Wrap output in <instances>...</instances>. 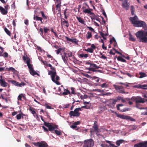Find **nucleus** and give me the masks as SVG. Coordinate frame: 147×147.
I'll return each mask as SVG.
<instances>
[{
	"label": "nucleus",
	"instance_id": "nucleus-61",
	"mask_svg": "<svg viewBox=\"0 0 147 147\" xmlns=\"http://www.w3.org/2000/svg\"><path fill=\"white\" fill-rule=\"evenodd\" d=\"M110 41L111 42H116V40L114 38H113Z\"/></svg>",
	"mask_w": 147,
	"mask_h": 147
},
{
	"label": "nucleus",
	"instance_id": "nucleus-15",
	"mask_svg": "<svg viewBox=\"0 0 147 147\" xmlns=\"http://www.w3.org/2000/svg\"><path fill=\"white\" fill-rule=\"evenodd\" d=\"M0 84L4 87H6L7 86V83L3 79H0Z\"/></svg>",
	"mask_w": 147,
	"mask_h": 147
},
{
	"label": "nucleus",
	"instance_id": "nucleus-9",
	"mask_svg": "<svg viewBox=\"0 0 147 147\" xmlns=\"http://www.w3.org/2000/svg\"><path fill=\"white\" fill-rule=\"evenodd\" d=\"M113 86L115 89L119 92L121 93H125L123 88L122 86H117L115 85H114Z\"/></svg>",
	"mask_w": 147,
	"mask_h": 147
},
{
	"label": "nucleus",
	"instance_id": "nucleus-58",
	"mask_svg": "<svg viewBox=\"0 0 147 147\" xmlns=\"http://www.w3.org/2000/svg\"><path fill=\"white\" fill-rule=\"evenodd\" d=\"M66 54L68 55L69 57H71L72 55V53L71 52H69L67 54Z\"/></svg>",
	"mask_w": 147,
	"mask_h": 147
},
{
	"label": "nucleus",
	"instance_id": "nucleus-54",
	"mask_svg": "<svg viewBox=\"0 0 147 147\" xmlns=\"http://www.w3.org/2000/svg\"><path fill=\"white\" fill-rule=\"evenodd\" d=\"M99 33L100 34V35L104 39H105L106 38H105V34L102 33L101 32H100Z\"/></svg>",
	"mask_w": 147,
	"mask_h": 147
},
{
	"label": "nucleus",
	"instance_id": "nucleus-49",
	"mask_svg": "<svg viewBox=\"0 0 147 147\" xmlns=\"http://www.w3.org/2000/svg\"><path fill=\"white\" fill-rule=\"evenodd\" d=\"M44 106L46 107L47 109H52L51 107L48 105L47 104H45Z\"/></svg>",
	"mask_w": 147,
	"mask_h": 147
},
{
	"label": "nucleus",
	"instance_id": "nucleus-5",
	"mask_svg": "<svg viewBox=\"0 0 147 147\" xmlns=\"http://www.w3.org/2000/svg\"><path fill=\"white\" fill-rule=\"evenodd\" d=\"M134 26L136 27H142L143 28H145L147 27V25L144 21L138 20Z\"/></svg>",
	"mask_w": 147,
	"mask_h": 147
},
{
	"label": "nucleus",
	"instance_id": "nucleus-8",
	"mask_svg": "<svg viewBox=\"0 0 147 147\" xmlns=\"http://www.w3.org/2000/svg\"><path fill=\"white\" fill-rule=\"evenodd\" d=\"M120 1H123L122 6L123 8L126 10L128 9L129 8V4L128 3L127 0H119Z\"/></svg>",
	"mask_w": 147,
	"mask_h": 147
},
{
	"label": "nucleus",
	"instance_id": "nucleus-64",
	"mask_svg": "<svg viewBox=\"0 0 147 147\" xmlns=\"http://www.w3.org/2000/svg\"><path fill=\"white\" fill-rule=\"evenodd\" d=\"M37 48L38 49V50L39 51H40L41 52L42 51V49L41 48L39 47L38 46H37Z\"/></svg>",
	"mask_w": 147,
	"mask_h": 147
},
{
	"label": "nucleus",
	"instance_id": "nucleus-25",
	"mask_svg": "<svg viewBox=\"0 0 147 147\" xmlns=\"http://www.w3.org/2000/svg\"><path fill=\"white\" fill-rule=\"evenodd\" d=\"M34 19L36 20L37 21H40L42 23V19L41 18L38 17V16H34Z\"/></svg>",
	"mask_w": 147,
	"mask_h": 147
},
{
	"label": "nucleus",
	"instance_id": "nucleus-35",
	"mask_svg": "<svg viewBox=\"0 0 147 147\" xmlns=\"http://www.w3.org/2000/svg\"><path fill=\"white\" fill-rule=\"evenodd\" d=\"M100 86L102 88H107L108 87V85L106 83H104L101 84Z\"/></svg>",
	"mask_w": 147,
	"mask_h": 147
},
{
	"label": "nucleus",
	"instance_id": "nucleus-40",
	"mask_svg": "<svg viewBox=\"0 0 147 147\" xmlns=\"http://www.w3.org/2000/svg\"><path fill=\"white\" fill-rule=\"evenodd\" d=\"M11 82L14 85L18 86V82L14 80H12Z\"/></svg>",
	"mask_w": 147,
	"mask_h": 147
},
{
	"label": "nucleus",
	"instance_id": "nucleus-20",
	"mask_svg": "<svg viewBox=\"0 0 147 147\" xmlns=\"http://www.w3.org/2000/svg\"><path fill=\"white\" fill-rule=\"evenodd\" d=\"M0 10L3 14H6L7 13V9H5L2 7L0 6Z\"/></svg>",
	"mask_w": 147,
	"mask_h": 147
},
{
	"label": "nucleus",
	"instance_id": "nucleus-37",
	"mask_svg": "<svg viewBox=\"0 0 147 147\" xmlns=\"http://www.w3.org/2000/svg\"><path fill=\"white\" fill-rule=\"evenodd\" d=\"M61 4L60 3L58 4H57L56 6V9L57 10H58L59 11H60L61 9H60V6H61Z\"/></svg>",
	"mask_w": 147,
	"mask_h": 147
},
{
	"label": "nucleus",
	"instance_id": "nucleus-4",
	"mask_svg": "<svg viewBox=\"0 0 147 147\" xmlns=\"http://www.w3.org/2000/svg\"><path fill=\"white\" fill-rule=\"evenodd\" d=\"M83 143V147H93L94 144V141L92 139L85 140Z\"/></svg>",
	"mask_w": 147,
	"mask_h": 147
},
{
	"label": "nucleus",
	"instance_id": "nucleus-16",
	"mask_svg": "<svg viewBox=\"0 0 147 147\" xmlns=\"http://www.w3.org/2000/svg\"><path fill=\"white\" fill-rule=\"evenodd\" d=\"M136 102V107L137 108L139 109H142V107H140L142 106V104L143 103L145 102Z\"/></svg>",
	"mask_w": 147,
	"mask_h": 147
},
{
	"label": "nucleus",
	"instance_id": "nucleus-48",
	"mask_svg": "<svg viewBox=\"0 0 147 147\" xmlns=\"http://www.w3.org/2000/svg\"><path fill=\"white\" fill-rule=\"evenodd\" d=\"M71 127L72 128L75 129H77V126L75 125L74 124L73 125H71Z\"/></svg>",
	"mask_w": 147,
	"mask_h": 147
},
{
	"label": "nucleus",
	"instance_id": "nucleus-59",
	"mask_svg": "<svg viewBox=\"0 0 147 147\" xmlns=\"http://www.w3.org/2000/svg\"><path fill=\"white\" fill-rule=\"evenodd\" d=\"M71 93L72 94H74V93H75V92H74V88H71Z\"/></svg>",
	"mask_w": 147,
	"mask_h": 147
},
{
	"label": "nucleus",
	"instance_id": "nucleus-12",
	"mask_svg": "<svg viewBox=\"0 0 147 147\" xmlns=\"http://www.w3.org/2000/svg\"><path fill=\"white\" fill-rule=\"evenodd\" d=\"M126 100H131L133 101H142V98L139 96L137 97H133L131 99L127 98Z\"/></svg>",
	"mask_w": 147,
	"mask_h": 147
},
{
	"label": "nucleus",
	"instance_id": "nucleus-21",
	"mask_svg": "<svg viewBox=\"0 0 147 147\" xmlns=\"http://www.w3.org/2000/svg\"><path fill=\"white\" fill-rule=\"evenodd\" d=\"M76 18L79 22L83 24H84L85 21L82 18L80 17H76Z\"/></svg>",
	"mask_w": 147,
	"mask_h": 147
},
{
	"label": "nucleus",
	"instance_id": "nucleus-3",
	"mask_svg": "<svg viewBox=\"0 0 147 147\" xmlns=\"http://www.w3.org/2000/svg\"><path fill=\"white\" fill-rule=\"evenodd\" d=\"M47 66L50 67L51 69L53 70V71H49L48 73V74L51 76L52 81L57 85L60 84V83L58 82L59 80V77L58 76L56 75V72L54 70V68L51 65L49 64H47Z\"/></svg>",
	"mask_w": 147,
	"mask_h": 147
},
{
	"label": "nucleus",
	"instance_id": "nucleus-63",
	"mask_svg": "<svg viewBox=\"0 0 147 147\" xmlns=\"http://www.w3.org/2000/svg\"><path fill=\"white\" fill-rule=\"evenodd\" d=\"M49 29L46 28H44V31L45 33H47L48 30Z\"/></svg>",
	"mask_w": 147,
	"mask_h": 147
},
{
	"label": "nucleus",
	"instance_id": "nucleus-7",
	"mask_svg": "<svg viewBox=\"0 0 147 147\" xmlns=\"http://www.w3.org/2000/svg\"><path fill=\"white\" fill-rule=\"evenodd\" d=\"M35 146L38 147H48L47 143L45 142L42 141L40 142H34L33 143Z\"/></svg>",
	"mask_w": 147,
	"mask_h": 147
},
{
	"label": "nucleus",
	"instance_id": "nucleus-34",
	"mask_svg": "<svg viewBox=\"0 0 147 147\" xmlns=\"http://www.w3.org/2000/svg\"><path fill=\"white\" fill-rule=\"evenodd\" d=\"M65 38H66V39L67 40H68L70 42H75L76 41V40L75 39H70V38H69L67 37H66Z\"/></svg>",
	"mask_w": 147,
	"mask_h": 147
},
{
	"label": "nucleus",
	"instance_id": "nucleus-33",
	"mask_svg": "<svg viewBox=\"0 0 147 147\" xmlns=\"http://www.w3.org/2000/svg\"><path fill=\"white\" fill-rule=\"evenodd\" d=\"M79 56L81 58H87L88 57V55L87 54H82L79 55Z\"/></svg>",
	"mask_w": 147,
	"mask_h": 147
},
{
	"label": "nucleus",
	"instance_id": "nucleus-47",
	"mask_svg": "<svg viewBox=\"0 0 147 147\" xmlns=\"http://www.w3.org/2000/svg\"><path fill=\"white\" fill-rule=\"evenodd\" d=\"M93 67V68H94L95 69H98L100 68V67L96 65V64H93L92 65L91 67Z\"/></svg>",
	"mask_w": 147,
	"mask_h": 147
},
{
	"label": "nucleus",
	"instance_id": "nucleus-38",
	"mask_svg": "<svg viewBox=\"0 0 147 147\" xmlns=\"http://www.w3.org/2000/svg\"><path fill=\"white\" fill-rule=\"evenodd\" d=\"M92 36L91 33L90 32H88L86 35L87 38L89 39Z\"/></svg>",
	"mask_w": 147,
	"mask_h": 147
},
{
	"label": "nucleus",
	"instance_id": "nucleus-56",
	"mask_svg": "<svg viewBox=\"0 0 147 147\" xmlns=\"http://www.w3.org/2000/svg\"><path fill=\"white\" fill-rule=\"evenodd\" d=\"M129 110H130L129 109H128L127 108H125L123 110H121V111L122 112H125Z\"/></svg>",
	"mask_w": 147,
	"mask_h": 147
},
{
	"label": "nucleus",
	"instance_id": "nucleus-13",
	"mask_svg": "<svg viewBox=\"0 0 147 147\" xmlns=\"http://www.w3.org/2000/svg\"><path fill=\"white\" fill-rule=\"evenodd\" d=\"M23 59L24 62L26 63L28 67H30V66L31 65L30 64V59L27 56H24Z\"/></svg>",
	"mask_w": 147,
	"mask_h": 147
},
{
	"label": "nucleus",
	"instance_id": "nucleus-11",
	"mask_svg": "<svg viewBox=\"0 0 147 147\" xmlns=\"http://www.w3.org/2000/svg\"><path fill=\"white\" fill-rule=\"evenodd\" d=\"M129 20L131 21L132 24H133L134 26L135 24H136L138 20V17L136 16L135 15L134 17H130Z\"/></svg>",
	"mask_w": 147,
	"mask_h": 147
},
{
	"label": "nucleus",
	"instance_id": "nucleus-43",
	"mask_svg": "<svg viewBox=\"0 0 147 147\" xmlns=\"http://www.w3.org/2000/svg\"><path fill=\"white\" fill-rule=\"evenodd\" d=\"M85 51L90 53H92L93 52V49L91 48H88L87 49H85Z\"/></svg>",
	"mask_w": 147,
	"mask_h": 147
},
{
	"label": "nucleus",
	"instance_id": "nucleus-2",
	"mask_svg": "<svg viewBox=\"0 0 147 147\" xmlns=\"http://www.w3.org/2000/svg\"><path fill=\"white\" fill-rule=\"evenodd\" d=\"M135 34L140 42L147 43V31L140 30L136 33Z\"/></svg>",
	"mask_w": 147,
	"mask_h": 147
},
{
	"label": "nucleus",
	"instance_id": "nucleus-28",
	"mask_svg": "<svg viewBox=\"0 0 147 147\" xmlns=\"http://www.w3.org/2000/svg\"><path fill=\"white\" fill-rule=\"evenodd\" d=\"M124 142V140H117L116 142V144L118 146H120L121 144L123 143Z\"/></svg>",
	"mask_w": 147,
	"mask_h": 147
},
{
	"label": "nucleus",
	"instance_id": "nucleus-23",
	"mask_svg": "<svg viewBox=\"0 0 147 147\" xmlns=\"http://www.w3.org/2000/svg\"><path fill=\"white\" fill-rule=\"evenodd\" d=\"M129 40L131 41H135L136 40V39L135 38H134V37L132 36V35H131V34L129 33Z\"/></svg>",
	"mask_w": 147,
	"mask_h": 147
},
{
	"label": "nucleus",
	"instance_id": "nucleus-26",
	"mask_svg": "<svg viewBox=\"0 0 147 147\" xmlns=\"http://www.w3.org/2000/svg\"><path fill=\"white\" fill-rule=\"evenodd\" d=\"M141 147H147V141L144 142V143H141L140 144Z\"/></svg>",
	"mask_w": 147,
	"mask_h": 147
},
{
	"label": "nucleus",
	"instance_id": "nucleus-46",
	"mask_svg": "<svg viewBox=\"0 0 147 147\" xmlns=\"http://www.w3.org/2000/svg\"><path fill=\"white\" fill-rule=\"evenodd\" d=\"M55 133L59 135H60L61 134V132L57 130H55Z\"/></svg>",
	"mask_w": 147,
	"mask_h": 147
},
{
	"label": "nucleus",
	"instance_id": "nucleus-44",
	"mask_svg": "<svg viewBox=\"0 0 147 147\" xmlns=\"http://www.w3.org/2000/svg\"><path fill=\"white\" fill-rule=\"evenodd\" d=\"M29 110L31 112V113L33 114H34L36 113V112L33 109H32L31 108H30L29 109Z\"/></svg>",
	"mask_w": 147,
	"mask_h": 147
},
{
	"label": "nucleus",
	"instance_id": "nucleus-42",
	"mask_svg": "<svg viewBox=\"0 0 147 147\" xmlns=\"http://www.w3.org/2000/svg\"><path fill=\"white\" fill-rule=\"evenodd\" d=\"M4 30L6 33L9 35H10V31L7 28H4Z\"/></svg>",
	"mask_w": 147,
	"mask_h": 147
},
{
	"label": "nucleus",
	"instance_id": "nucleus-50",
	"mask_svg": "<svg viewBox=\"0 0 147 147\" xmlns=\"http://www.w3.org/2000/svg\"><path fill=\"white\" fill-rule=\"evenodd\" d=\"M142 89L147 90V85H144L142 86Z\"/></svg>",
	"mask_w": 147,
	"mask_h": 147
},
{
	"label": "nucleus",
	"instance_id": "nucleus-53",
	"mask_svg": "<svg viewBox=\"0 0 147 147\" xmlns=\"http://www.w3.org/2000/svg\"><path fill=\"white\" fill-rule=\"evenodd\" d=\"M41 13L42 14V16L45 19H46L47 18V17L45 15L44 12L42 11H41Z\"/></svg>",
	"mask_w": 147,
	"mask_h": 147
},
{
	"label": "nucleus",
	"instance_id": "nucleus-27",
	"mask_svg": "<svg viewBox=\"0 0 147 147\" xmlns=\"http://www.w3.org/2000/svg\"><path fill=\"white\" fill-rule=\"evenodd\" d=\"M139 74L140 75V76L139 77L140 78H141L147 76L146 74L144 73L141 72L139 73Z\"/></svg>",
	"mask_w": 147,
	"mask_h": 147
},
{
	"label": "nucleus",
	"instance_id": "nucleus-60",
	"mask_svg": "<svg viewBox=\"0 0 147 147\" xmlns=\"http://www.w3.org/2000/svg\"><path fill=\"white\" fill-rule=\"evenodd\" d=\"M42 61L43 63V64L44 65H47V63L46 61H43L42 60Z\"/></svg>",
	"mask_w": 147,
	"mask_h": 147
},
{
	"label": "nucleus",
	"instance_id": "nucleus-57",
	"mask_svg": "<svg viewBox=\"0 0 147 147\" xmlns=\"http://www.w3.org/2000/svg\"><path fill=\"white\" fill-rule=\"evenodd\" d=\"M80 123V121H77L75 122L74 124L75 125H76L79 124Z\"/></svg>",
	"mask_w": 147,
	"mask_h": 147
},
{
	"label": "nucleus",
	"instance_id": "nucleus-62",
	"mask_svg": "<svg viewBox=\"0 0 147 147\" xmlns=\"http://www.w3.org/2000/svg\"><path fill=\"white\" fill-rule=\"evenodd\" d=\"M88 28L89 29V30L91 31H94V29L90 27H88Z\"/></svg>",
	"mask_w": 147,
	"mask_h": 147
},
{
	"label": "nucleus",
	"instance_id": "nucleus-41",
	"mask_svg": "<svg viewBox=\"0 0 147 147\" xmlns=\"http://www.w3.org/2000/svg\"><path fill=\"white\" fill-rule=\"evenodd\" d=\"M80 98L82 99H84L87 98H89L88 96L86 95H81L80 96Z\"/></svg>",
	"mask_w": 147,
	"mask_h": 147
},
{
	"label": "nucleus",
	"instance_id": "nucleus-22",
	"mask_svg": "<svg viewBox=\"0 0 147 147\" xmlns=\"http://www.w3.org/2000/svg\"><path fill=\"white\" fill-rule=\"evenodd\" d=\"M25 97L23 94H20L18 97V100H23V99H24Z\"/></svg>",
	"mask_w": 147,
	"mask_h": 147
},
{
	"label": "nucleus",
	"instance_id": "nucleus-55",
	"mask_svg": "<svg viewBox=\"0 0 147 147\" xmlns=\"http://www.w3.org/2000/svg\"><path fill=\"white\" fill-rule=\"evenodd\" d=\"M42 128L44 130V131L47 132L49 130H48V129L46 127H45V126H42Z\"/></svg>",
	"mask_w": 147,
	"mask_h": 147
},
{
	"label": "nucleus",
	"instance_id": "nucleus-10",
	"mask_svg": "<svg viewBox=\"0 0 147 147\" xmlns=\"http://www.w3.org/2000/svg\"><path fill=\"white\" fill-rule=\"evenodd\" d=\"M117 117L123 119H128L131 121H132V119H133L131 117L127 116L124 115L119 114H117Z\"/></svg>",
	"mask_w": 147,
	"mask_h": 147
},
{
	"label": "nucleus",
	"instance_id": "nucleus-36",
	"mask_svg": "<svg viewBox=\"0 0 147 147\" xmlns=\"http://www.w3.org/2000/svg\"><path fill=\"white\" fill-rule=\"evenodd\" d=\"M117 59L118 60L121 61L122 62H126V60L125 59H123V58H122V57H118L117 58Z\"/></svg>",
	"mask_w": 147,
	"mask_h": 147
},
{
	"label": "nucleus",
	"instance_id": "nucleus-14",
	"mask_svg": "<svg viewBox=\"0 0 147 147\" xmlns=\"http://www.w3.org/2000/svg\"><path fill=\"white\" fill-rule=\"evenodd\" d=\"M28 68L29 69L30 72L31 74L33 76H34L36 74H37V75L39 76V75L38 74H37L36 71L33 70L31 65L30 66V67H28Z\"/></svg>",
	"mask_w": 147,
	"mask_h": 147
},
{
	"label": "nucleus",
	"instance_id": "nucleus-29",
	"mask_svg": "<svg viewBox=\"0 0 147 147\" xmlns=\"http://www.w3.org/2000/svg\"><path fill=\"white\" fill-rule=\"evenodd\" d=\"M117 100H121V101H125V100L123 99V98L122 97L118 96L117 98V99H114L113 100V101H117Z\"/></svg>",
	"mask_w": 147,
	"mask_h": 147
},
{
	"label": "nucleus",
	"instance_id": "nucleus-52",
	"mask_svg": "<svg viewBox=\"0 0 147 147\" xmlns=\"http://www.w3.org/2000/svg\"><path fill=\"white\" fill-rule=\"evenodd\" d=\"M123 106V105L122 104H118L117 106V109L118 110H120L119 107L121 106Z\"/></svg>",
	"mask_w": 147,
	"mask_h": 147
},
{
	"label": "nucleus",
	"instance_id": "nucleus-17",
	"mask_svg": "<svg viewBox=\"0 0 147 147\" xmlns=\"http://www.w3.org/2000/svg\"><path fill=\"white\" fill-rule=\"evenodd\" d=\"M142 109L143 110L141 113V115H147V107H142Z\"/></svg>",
	"mask_w": 147,
	"mask_h": 147
},
{
	"label": "nucleus",
	"instance_id": "nucleus-6",
	"mask_svg": "<svg viewBox=\"0 0 147 147\" xmlns=\"http://www.w3.org/2000/svg\"><path fill=\"white\" fill-rule=\"evenodd\" d=\"M45 125L48 127L49 130L50 131H52L56 128H57V126L55 125H52L51 123H45Z\"/></svg>",
	"mask_w": 147,
	"mask_h": 147
},
{
	"label": "nucleus",
	"instance_id": "nucleus-1",
	"mask_svg": "<svg viewBox=\"0 0 147 147\" xmlns=\"http://www.w3.org/2000/svg\"><path fill=\"white\" fill-rule=\"evenodd\" d=\"M84 104L85 105V106L82 107L81 108H76L74 110V111H71L69 112L70 116L78 117L80 115V113L79 112V111L82 110L81 108H84L86 109H88L90 108L91 106L90 102H84Z\"/></svg>",
	"mask_w": 147,
	"mask_h": 147
},
{
	"label": "nucleus",
	"instance_id": "nucleus-18",
	"mask_svg": "<svg viewBox=\"0 0 147 147\" xmlns=\"http://www.w3.org/2000/svg\"><path fill=\"white\" fill-rule=\"evenodd\" d=\"M83 12L85 13L90 14V15L94 16V13L91 12V9H86L83 11Z\"/></svg>",
	"mask_w": 147,
	"mask_h": 147
},
{
	"label": "nucleus",
	"instance_id": "nucleus-30",
	"mask_svg": "<svg viewBox=\"0 0 147 147\" xmlns=\"http://www.w3.org/2000/svg\"><path fill=\"white\" fill-rule=\"evenodd\" d=\"M70 94V92L68 90L64 89V92L62 94L64 95H65Z\"/></svg>",
	"mask_w": 147,
	"mask_h": 147
},
{
	"label": "nucleus",
	"instance_id": "nucleus-51",
	"mask_svg": "<svg viewBox=\"0 0 147 147\" xmlns=\"http://www.w3.org/2000/svg\"><path fill=\"white\" fill-rule=\"evenodd\" d=\"M63 49L61 48H59L58 50L56 51V53L57 54L59 53L60 52L61 50H63Z\"/></svg>",
	"mask_w": 147,
	"mask_h": 147
},
{
	"label": "nucleus",
	"instance_id": "nucleus-31",
	"mask_svg": "<svg viewBox=\"0 0 147 147\" xmlns=\"http://www.w3.org/2000/svg\"><path fill=\"white\" fill-rule=\"evenodd\" d=\"M64 56H62V59L63 60L64 62L65 63L67 59V57L66 56L67 54L66 53H64Z\"/></svg>",
	"mask_w": 147,
	"mask_h": 147
},
{
	"label": "nucleus",
	"instance_id": "nucleus-19",
	"mask_svg": "<svg viewBox=\"0 0 147 147\" xmlns=\"http://www.w3.org/2000/svg\"><path fill=\"white\" fill-rule=\"evenodd\" d=\"M93 127L95 130V131H98V123L96 121H95Z\"/></svg>",
	"mask_w": 147,
	"mask_h": 147
},
{
	"label": "nucleus",
	"instance_id": "nucleus-32",
	"mask_svg": "<svg viewBox=\"0 0 147 147\" xmlns=\"http://www.w3.org/2000/svg\"><path fill=\"white\" fill-rule=\"evenodd\" d=\"M23 115H24L23 114H18L16 115V118L18 120L20 119L22 117V118H23Z\"/></svg>",
	"mask_w": 147,
	"mask_h": 147
},
{
	"label": "nucleus",
	"instance_id": "nucleus-24",
	"mask_svg": "<svg viewBox=\"0 0 147 147\" xmlns=\"http://www.w3.org/2000/svg\"><path fill=\"white\" fill-rule=\"evenodd\" d=\"M6 70L8 71H11L13 73H15V72L16 71V70H15V69L12 67H10L8 68H6Z\"/></svg>",
	"mask_w": 147,
	"mask_h": 147
},
{
	"label": "nucleus",
	"instance_id": "nucleus-45",
	"mask_svg": "<svg viewBox=\"0 0 147 147\" xmlns=\"http://www.w3.org/2000/svg\"><path fill=\"white\" fill-rule=\"evenodd\" d=\"M25 85V84L24 82H22L20 84L18 83V86L21 87L22 86H24Z\"/></svg>",
	"mask_w": 147,
	"mask_h": 147
},
{
	"label": "nucleus",
	"instance_id": "nucleus-39",
	"mask_svg": "<svg viewBox=\"0 0 147 147\" xmlns=\"http://www.w3.org/2000/svg\"><path fill=\"white\" fill-rule=\"evenodd\" d=\"M131 13L132 15L134 14V6L132 5L131 6Z\"/></svg>",
	"mask_w": 147,
	"mask_h": 147
}]
</instances>
